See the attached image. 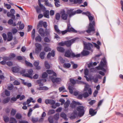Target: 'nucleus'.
I'll use <instances>...</instances> for the list:
<instances>
[{"label": "nucleus", "mask_w": 123, "mask_h": 123, "mask_svg": "<svg viewBox=\"0 0 123 123\" xmlns=\"http://www.w3.org/2000/svg\"><path fill=\"white\" fill-rule=\"evenodd\" d=\"M90 21L89 27L88 30H86V32L89 33L91 31H94L95 29L94 28L95 26V22L94 21H93V17L91 15L88 17Z\"/></svg>", "instance_id": "nucleus-1"}, {"label": "nucleus", "mask_w": 123, "mask_h": 123, "mask_svg": "<svg viewBox=\"0 0 123 123\" xmlns=\"http://www.w3.org/2000/svg\"><path fill=\"white\" fill-rule=\"evenodd\" d=\"M92 43L93 44L90 43H88L86 44H84V49L90 51L92 52L93 51V48L94 46L98 49H100V47L99 45L95 43Z\"/></svg>", "instance_id": "nucleus-2"}, {"label": "nucleus", "mask_w": 123, "mask_h": 123, "mask_svg": "<svg viewBox=\"0 0 123 123\" xmlns=\"http://www.w3.org/2000/svg\"><path fill=\"white\" fill-rule=\"evenodd\" d=\"M107 67V62L106 58L104 57L102 59L99 66L97 67V68L98 70L105 72L106 70L104 68H106Z\"/></svg>", "instance_id": "nucleus-3"}, {"label": "nucleus", "mask_w": 123, "mask_h": 123, "mask_svg": "<svg viewBox=\"0 0 123 123\" xmlns=\"http://www.w3.org/2000/svg\"><path fill=\"white\" fill-rule=\"evenodd\" d=\"M80 54L75 55V54L73 52L72 50L69 49L65 51L64 54V56L68 58L72 57L74 58L75 57L78 58L80 57Z\"/></svg>", "instance_id": "nucleus-4"}, {"label": "nucleus", "mask_w": 123, "mask_h": 123, "mask_svg": "<svg viewBox=\"0 0 123 123\" xmlns=\"http://www.w3.org/2000/svg\"><path fill=\"white\" fill-rule=\"evenodd\" d=\"M7 15L8 17H11V19H10L7 22L8 24L11 25L13 26H15L16 24L15 22H13V20L15 19V18L13 16V14L10 13V12H7Z\"/></svg>", "instance_id": "nucleus-5"}, {"label": "nucleus", "mask_w": 123, "mask_h": 123, "mask_svg": "<svg viewBox=\"0 0 123 123\" xmlns=\"http://www.w3.org/2000/svg\"><path fill=\"white\" fill-rule=\"evenodd\" d=\"M85 108L82 106H79L77 107L76 110L78 111V116L79 117H81L84 115L85 112Z\"/></svg>", "instance_id": "nucleus-6"}, {"label": "nucleus", "mask_w": 123, "mask_h": 123, "mask_svg": "<svg viewBox=\"0 0 123 123\" xmlns=\"http://www.w3.org/2000/svg\"><path fill=\"white\" fill-rule=\"evenodd\" d=\"M78 39V38L77 37L71 39L70 40L65 41V45H66L68 47H70L72 44L73 43L76 39Z\"/></svg>", "instance_id": "nucleus-7"}, {"label": "nucleus", "mask_w": 123, "mask_h": 123, "mask_svg": "<svg viewBox=\"0 0 123 123\" xmlns=\"http://www.w3.org/2000/svg\"><path fill=\"white\" fill-rule=\"evenodd\" d=\"M38 4L40 9L38 6L35 7V8L36 9L37 13H39L40 12V9L43 10H45L46 9L45 7L43 6V5L41 4L40 0H38Z\"/></svg>", "instance_id": "nucleus-8"}, {"label": "nucleus", "mask_w": 123, "mask_h": 123, "mask_svg": "<svg viewBox=\"0 0 123 123\" xmlns=\"http://www.w3.org/2000/svg\"><path fill=\"white\" fill-rule=\"evenodd\" d=\"M66 30L68 32H72L74 33H77V31L71 27L70 23L67 24Z\"/></svg>", "instance_id": "nucleus-9"}, {"label": "nucleus", "mask_w": 123, "mask_h": 123, "mask_svg": "<svg viewBox=\"0 0 123 123\" xmlns=\"http://www.w3.org/2000/svg\"><path fill=\"white\" fill-rule=\"evenodd\" d=\"M61 18L62 19L64 20L67 19L68 17V14L65 13V11L63 9L61 11Z\"/></svg>", "instance_id": "nucleus-10"}, {"label": "nucleus", "mask_w": 123, "mask_h": 123, "mask_svg": "<svg viewBox=\"0 0 123 123\" xmlns=\"http://www.w3.org/2000/svg\"><path fill=\"white\" fill-rule=\"evenodd\" d=\"M35 45L36 47L35 49V52L38 54L41 50L42 46L41 44L38 43H36Z\"/></svg>", "instance_id": "nucleus-11"}, {"label": "nucleus", "mask_w": 123, "mask_h": 123, "mask_svg": "<svg viewBox=\"0 0 123 123\" xmlns=\"http://www.w3.org/2000/svg\"><path fill=\"white\" fill-rule=\"evenodd\" d=\"M74 9H68L67 11V14L69 15V16L71 17L72 16L74 15L75 14L76 12L75 11H74Z\"/></svg>", "instance_id": "nucleus-12"}, {"label": "nucleus", "mask_w": 123, "mask_h": 123, "mask_svg": "<svg viewBox=\"0 0 123 123\" xmlns=\"http://www.w3.org/2000/svg\"><path fill=\"white\" fill-rule=\"evenodd\" d=\"M50 79L53 83H59L61 80V79L59 78H54L52 76L50 77Z\"/></svg>", "instance_id": "nucleus-13"}, {"label": "nucleus", "mask_w": 123, "mask_h": 123, "mask_svg": "<svg viewBox=\"0 0 123 123\" xmlns=\"http://www.w3.org/2000/svg\"><path fill=\"white\" fill-rule=\"evenodd\" d=\"M10 121L12 122H10L9 123H17V121L16 119L12 117L10 118ZM19 123H28V122L27 121L24 120L20 121Z\"/></svg>", "instance_id": "nucleus-14"}, {"label": "nucleus", "mask_w": 123, "mask_h": 123, "mask_svg": "<svg viewBox=\"0 0 123 123\" xmlns=\"http://www.w3.org/2000/svg\"><path fill=\"white\" fill-rule=\"evenodd\" d=\"M28 74L26 73L25 74V77H27L30 78H32V74L33 72V70L32 69H30L28 71Z\"/></svg>", "instance_id": "nucleus-15"}, {"label": "nucleus", "mask_w": 123, "mask_h": 123, "mask_svg": "<svg viewBox=\"0 0 123 123\" xmlns=\"http://www.w3.org/2000/svg\"><path fill=\"white\" fill-rule=\"evenodd\" d=\"M78 116V113L76 111H74L71 114L70 118L72 119H74Z\"/></svg>", "instance_id": "nucleus-16"}, {"label": "nucleus", "mask_w": 123, "mask_h": 123, "mask_svg": "<svg viewBox=\"0 0 123 123\" xmlns=\"http://www.w3.org/2000/svg\"><path fill=\"white\" fill-rule=\"evenodd\" d=\"M7 41H10L12 40L13 38L12 33L11 32H7Z\"/></svg>", "instance_id": "nucleus-17"}, {"label": "nucleus", "mask_w": 123, "mask_h": 123, "mask_svg": "<svg viewBox=\"0 0 123 123\" xmlns=\"http://www.w3.org/2000/svg\"><path fill=\"white\" fill-rule=\"evenodd\" d=\"M86 50V49H84L83 51L81 52V54L83 56H87L89 54L90 52Z\"/></svg>", "instance_id": "nucleus-18"}, {"label": "nucleus", "mask_w": 123, "mask_h": 123, "mask_svg": "<svg viewBox=\"0 0 123 123\" xmlns=\"http://www.w3.org/2000/svg\"><path fill=\"white\" fill-rule=\"evenodd\" d=\"M38 32L40 35L42 37H44L45 36V32L44 29L42 28H40L39 29Z\"/></svg>", "instance_id": "nucleus-19"}, {"label": "nucleus", "mask_w": 123, "mask_h": 123, "mask_svg": "<svg viewBox=\"0 0 123 123\" xmlns=\"http://www.w3.org/2000/svg\"><path fill=\"white\" fill-rule=\"evenodd\" d=\"M19 70V68L18 67L16 66L12 67L11 68V70L12 71L13 73H18Z\"/></svg>", "instance_id": "nucleus-20"}, {"label": "nucleus", "mask_w": 123, "mask_h": 123, "mask_svg": "<svg viewBox=\"0 0 123 123\" xmlns=\"http://www.w3.org/2000/svg\"><path fill=\"white\" fill-rule=\"evenodd\" d=\"M39 64V61L37 62L35 61L33 63L34 66L36 67V69L37 70H40L41 69L40 67L39 66H38Z\"/></svg>", "instance_id": "nucleus-21"}, {"label": "nucleus", "mask_w": 123, "mask_h": 123, "mask_svg": "<svg viewBox=\"0 0 123 123\" xmlns=\"http://www.w3.org/2000/svg\"><path fill=\"white\" fill-rule=\"evenodd\" d=\"M56 49L58 52L61 53H63L65 51L63 47L61 46L57 47L56 48Z\"/></svg>", "instance_id": "nucleus-22"}, {"label": "nucleus", "mask_w": 123, "mask_h": 123, "mask_svg": "<svg viewBox=\"0 0 123 123\" xmlns=\"http://www.w3.org/2000/svg\"><path fill=\"white\" fill-rule=\"evenodd\" d=\"M54 28L55 31L59 35H60L61 33V31L58 28V26L57 25H55L54 26Z\"/></svg>", "instance_id": "nucleus-23"}, {"label": "nucleus", "mask_w": 123, "mask_h": 123, "mask_svg": "<svg viewBox=\"0 0 123 123\" xmlns=\"http://www.w3.org/2000/svg\"><path fill=\"white\" fill-rule=\"evenodd\" d=\"M97 113V111H95L92 108H90L89 110V114L93 116L95 115Z\"/></svg>", "instance_id": "nucleus-24"}, {"label": "nucleus", "mask_w": 123, "mask_h": 123, "mask_svg": "<svg viewBox=\"0 0 123 123\" xmlns=\"http://www.w3.org/2000/svg\"><path fill=\"white\" fill-rule=\"evenodd\" d=\"M10 99V97H7L3 99L2 101V102L3 104L7 103L9 101Z\"/></svg>", "instance_id": "nucleus-25"}, {"label": "nucleus", "mask_w": 123, "mask_h": 123, "mask_svg": "<svg viewBox=\"0 0 123 123\" xmlns=\"http://www.w3.org/2000/svg\"><path fill=\"white\" fill-rule=\"evenodd\" d=\"M60 116L61 117L63 118L65 120H67L68 119L67 118V115L64 113L63 112L61 113Z\"/></svg>", "instance_id": "nucleus-26"}, {"label": "nucleus", "mask_w": 123, "mask_h": 123, "mask_svg": "<svg viewBox=\"0 0 123 123\" xmlns=\"http://www.w3.org/2000/svg\"><path fill=\"white\" fill-rule=\"evenodd\" d=\"M43 15L44 17L47 18H49V11L48 10H46L45 12L44 13Z\"/></svg>", "instance_id": "nucleus-27"}, {"label": "nucleus", "mask_w": 123, "mask_h": 123, "mask_svg": "<svg viewBox=\"0 0 123 123\" xmlns=\"http://www.w3.org/2000/svg\"><path fill=\"white\" fill-rule=\"evenodd\" d=\"M43 22L42 21H40L39 23L37 24V29H38L40 27H42L43 25Z\"/></svg>", "instance_id": "nucleus-28"}, {"label": "nucleus", "mask_w": 123, "mask_h": 123, "mask_svg": "<svg viewBox=\"0 0 123 123\" xmlns=\"http://www.w3.org/2000/svg\"><path fill=\"white\" fill-rule=\"evenodd\" d=\"M68 89L69 90V92L71 94H72L73 93V89L74 88L73 86L69 85L68 87Z\"/></svg>", "instance_id": "nucleus-29"}, {"label": "nucleus", "mask_w": 123, "mask_h": 123, "mask_svg": "<svg viewBox=\"0 0 123 123\" xmlns=\"http://www.w3.org/2000/svg\"><path fill=\"white\" fill-rule=\"evenodd\" d=\"M50 31V30L49 29H46L45 31V34H46V36L48 37L49 36Z\"/></svg>", "instance_id": "nucleus-30"}, {"label": "nucleus", "mask_w": 123, "mask_h": 123, "mask_svg": "<svg viewBox=\"0 0 123 123\" xmlns=\"http://www.w3.org/2000/svg\"><path fill=\"white\" fill-rule=\"evenodd\" d=\"M45 53L44 52H41L40 53L39 56L40 58L42 59H43L44 58Z\"/></svg>", "instance_id": "nucleus-31"}, {"label": "nucleus", "mask_w": 123, "mask_h": 123, "mask_svg": "<svg viewBox=\"0 0 123 123\" xmlns=\"http://www.w3.org/2000/svg\"><path fill=\"white\" fill-rule=\"evenodd\" d=\"M35 40L36 41L40 42L42 40V38L39 35L36 37Z\"/></svg>", "instance_id": "nucleus-32"}, {"label": "nucleus", "mask_w": 123, "mask_h": 123, "mask_svg": "<svg viewBox=\"0 0 123 123\" xmlns=\"http://www.w3.org/2000/svg\"><path fill=\"white\" fill-rule=\"evenodd\" d=\"M70 106L72 109H74L76 107V106L74 102V101L73 100L72 101V102L70 104Z\"/></svg>", "instance_id": "nucleus-33"}, {"label": "nucleus", "mask_w": 123, "mask_h": 123, "mask_svg": "<svg viewBox=\"0 0 123 123\" xmlns=\"http://www.w3.org/2000/svg\"><path fill=\"white\" fill-rule=\"evenodd\" d=\"M25 62L26 66L30 67H33L32 64L27 61L25 60Z\"/></svg>", "instance_id": "nucleus-34"}, {"label": "nucleus", "mask_w": 123, "mask_h": 123, "mask_svg": "<svg viewBox=\"0 0 123 123\" xmlns=\"http://www.w3.org/2000/svg\"><path fill=\"white\" fill-rule=\"evenodd\" d=\"M70 104L69 101L67 100L66 102L64 104V106L65 108H66L68 107Z\"/></svg>", "instance_id": "nucleus-35"}, {"label": "nucleus", "mask_w": 123, "mask_h": 123, "mask_svg": "<svg viewBox=\"0 0 123 123\" xmlns=\"http://www.w3.org/2000/svg\"><path fill=\"white\" fill-rule=\"evenodd\" d=\"M71 66L69 63H65L63 65V67L65 68H69Z\"/></svg>", "instance_id": "nucleus-36"}, {"label": "nucleus", "mask_w": 123, "mask_h": 123, "mask_svg": "<svg viewBox=\"0 0 123 123\" xmlns=\"http://www.w3.org/2000/svg\"><path fill=\"white\" fill-rule=\"evenodd\" d=\"M59 117V114L58 113L55 114L54 116V118L56 121H57Z\"/></svg>", "instance_id": "nucleus-37"}, {"label": "nucleus", "mask_w": 123, "mask_h": 123, "mask_svg": "<svg viewBox=\"0 0 123 123\" xmlns=\"http://www.w3.org/2000/svg\"><path fill=\"white\" fill-rule=\"evenodd\" d=\"M31 37L33 39H35V29H34L31 32Z\"/></svg>", "instance_id": "nucleus-38"}, {"label": "nucleus", "mask_w": 123, "mask_h": 123, "mask_svg": "<svg viewBox=\"0 0 123 123\" xmlns=\"http://www.w3.org/2000/svg\"><path fill=\"white\" fill-rule=\"evenodd\" d=\"M44 65L46 69H49L50 68V65L47 61H45V62Z\"/></svg>", "instance_id": "nucleus-39"}, {"label": "nucleus", "mask_w": 123, "mask_h": 123, "mask_svg": "<svg viewBox=\"0 0 123 123\" xmlns=\"http://www.w3.org/2000/svg\"><path fill=\"white\" fill-rule=\"evenodd\" d=\"M22 117V115L19 113H17L15 116L16 118L18 119H21Z\"/></svg>", "instance_id": "nucleus-40"}, {"label": "nucleus", "mask_w": 123, "mask_h": 123, "mask_svg": "<svg viewBox=\"0 0 123 123\" xmlns=\"http://www.w3.org/2000/svg\"><path fill=\"white\" fill-rule=\"evenodd\" d=\"M31 120L33 123H35L38 121V118H35L32 117L31 118Z\"/></svg>", "instance_id": "nucleus-41"}, {"label": "nucleus", "mask_w": 123, "mask_h": 123, "mask_svg": "<svg viewBox=\"0 0 123 123\" xmlns=\"http://www.w3.org/2000/svg\"><path fill=\"white\" fill-rule=\"evenodd\" d=\"M70 81L73 85H74L76 83V80L70 78Z\"/></svg>", "instance_id": "nucleus-42"}, {"label": "nucleus", "mask_w": 123, "mask_h": 123, "mask_svg": "<svg viewBox=\"0 0 123 123\" xmlns=\"http://www.w3.org/2000/svg\"><path fill=\"white\" fill-rule=\"evenodd\" d=\"M60 18V15L59 13H56L55 15V19L57 20H59Z\"/></svg>", "instance_id": "nucleus-43"}, {"label": "nucleus", "mask_w": 123, "mask_h": 123, "mask_svg": "<svg viewBox=\"0 0 123 123\" xmlns=\"http://www.w3.org/2000/svg\"><path fill=\"white\" fill-rule=\"evenodd\" d=\"M16 111L15 110L12 109V110L11 112V115L12 116H14L16 113Z\"/></svg>", "instance_id": "nucleus-44"}, {"label": "nucleus", "mask_w": 123, "mask_h": 123, "mask_svg": "<svg viewBox=\"0 0 123 123\" xmlns=\"http://www.w3.org/2000/svg\"><path fill=\"white\" fill-rule=\"evenodd\" d=\"M55 111L54 110H50L48 112V115H51L55 113Z\"/></svg>", "instance_id": "nucleus-45"}, {"label": "nucleus", "mask_w": 123, "mask_h": 123, "mask_svg": "<svg viewBox=\"0 0 123 123\" xmlns=\"http://www.w3.org/2000/svg\"><path fill=\"white\" fill-rule=\"evenodd\" d=\"M3 118L4 121L6 123H7L9 121V118L7 116L3 117Z\"/></svg>", "instance_id": "nucleus-46"}, {"label": "nucleus", "mask_w": 123, "mask_h": 123, "mask_svg": "<svg viewBox=\"0 0 123 123\" xmlns=\"http://www.w3.org/2000/svg\"><path fill=\"white\" fill-rule=\"evenodd\" d=\"M5 92L6 96L8 97L10 96V91H8L7 90H5Z\"/></svg>", "instance_id": "nucleus-47"}, {"label": "nucleus", "mask_w": 123, "mask_h": 123, "mask_svg": "<svg viewBox=\"0 0 123 123\" xmlns=\"http://www.w3.org/2000/svg\"><path fill=\"white\" fill-rule=\"evenodd\" d=\"M45 4L46 6L49 7H51L52 5L50 4L48 1V0H45Z\"/></svg>", "instance_id": "nucleus-48"}, {"label": "nucleus", "mask_w": 123, "mask_h": 123, "mask_svg": "<svg viewBox=\"0 0 123 123\" xmlns=\"http://www.w3.org/2000/svg\"><path fill=\"white\" fill-rule=\"evenodd\" d=\"M82 0H74V2L75 4L78 3L80 4L81 3Z\"/></svg>", "instance_id": "nucleus-49"}, {"label": "nucleus", "mask_w": 123, "mask_h": 123, "mask_svg": "<svg viewBox=\"0 0 123 123\" xmlns=\"http://www.w3.org/2000/svg\"><path fill=\"white\" fill-rule=\"evenodd\" d=\"M18 30L17 29L14 28L12 29V33L14 34L17 33L18 31Z\"/></svg>", "instance_id": "nucleus-50"}, {"label": "nucleus", "mask_w": 123, "mask_h": 123, "mask_svg": "<svg viewBox=\"0 0 123 123\" xmlns=\"http://www.w3.org/2000/svg\"><path fill=\"white\" fill-rule=\"evenodd\" d=\"M44 50L46 52H47L48 51H50L51 50V49L47 46L45 47L44 48Z\"/></svg>", "instance_id": "nucleus-51"}, {"label": "nucleus", "mask_w": 123, "mask_h": 123, "mask_svg": "<svg viewBox=\"0 0 123 123\" xmlns=\"http://www.w3.org/2000/svg\"><path fill=\"white\" fill-rule=\"evenodd\" d=\"M48 75L46 72H44L42 74V78H46Z\"/></svg>", "instance_id": "nucleus-52"}, {"label": "nucleus", "mask_w": 123, "mask_h": 123, "mask_svg": "<svg viewBox=\"0 0 123 123\" xmlns=\"http://www.w3.org/2000/svg\"><path fill=\"white\" fill-rule=\"evenodd\" d=\"M83 97L85 98H86L88 97L89 96V94L87 92H84L83 94Z\"/></svg>", "instance_id": "nucleus-53"}, {"label": "nucleus", "mask_w": 123, "mask_h": 123, "mask_svg": "<svg viewBox=\"0 0 123 123\" xmlns=\"http://www.w3.org/2000/svg\"><path fill=\"white\" fill-rule=\"evenodd\" d=\"M48 120L50 123H53V118L52 117L50 116L48 118Z\"/></svg>", "instance_id": "nucleus-54"}, {"label": "nucleus", "mask_w": 123, "mask_h": 123, "mask_svg": "<svg viewBox=\"0 0 123 123\" xmlns=\"http://www.w3.org/2000/svg\"><path fill=\"white\" fill-rule=\"evenodd\" d=\"M2 36L4 40L5 41H6L7 39L6 34L5 33H3L2 34Z\"/></svg>", "instance_id": "nucleus-55"}, {"label": "nucleus", "mask_w": 123, "mask_h": 123, "mask_svg": "<svg viewBox=\"0 0 123 123\" xmlns=\"http://www.w3.org/2000/svg\"><path fill=\"white\" fill-rule=\"evenodd\" d=\"M4 5L5 6H6V8L8 9H9L11 8V6L10 4H5L4 3Z\"/></svg>", "instance_id": "nucleus-56"}, {"label": "nucleus", "mask_w": 123, "mask_h": 123, "mask_svg": "<svg viewBox=\"0 0 123 123\" xmlns=\"http://www.w3.org/2000/svg\"><path fill=\"white\" fill-rule=\"evenodd\" d=\"M10 12L11 14H13V16L15 18V16L14 15V14L15 13V11L13 9H11L10 10Z\"/></svg>", "instance_id": "nucleus-57"}, {"label": "nucleus", "mask_w": 123, "mask_h": 123, "mask_svg": "<svg viewBox=\"0 0 123 123\" xmlns=\"http://www.w3.org/2000/svg\"><path fill=\"white\" fill-rule=\"evenodd\" d=\"M3 59L5 61H8L10 60V58L6 56H4L3 58Z\"/></svg>", "instance_id": "nucleus-58"}, {"label": "nucleus", "mask_w": 123, "mask_h": 123, "mask_svg": "<svg viewBox=\"0 0 123 123\" xmlns=\"http://www.w3.org/2000/svg\"><path fill=\"white\" fill-rule=\"evenodd\" d=\"M33 100V98L31 97L29 99H28L27 100V103L28 104H29L31 102V101Z\"/></svg>", "instance_id": "nucleus-59"}, {"label": "nucleus", "mask_w": 123, "mask_h": 123, "mask_svg": "<svg viewBox=\"0 0 123 123\" xmlns=\"http://www.w3.org/2000/svg\"><path fill=\"white\" fill-rule=\"evenodd\" d=\"M58 45L59 46H63L65 45V41L63 42L59 43H58Z\"/></svg>", "instance_id": "nucleus-60"}, {"label": "nucleus", "mask_w": 123, "mask_h": 123, "mask_svg": "<svg viewBox=\"0 0 123 123\" xmlns=\"http://www.w3.org/2000/svg\"><path fill=\"white\" fill-rule=\"evenodd\" d=\"M55 103V101L52 99H50L49 104L51 105H54Z\"/></svg>", "instance_id": "nucleus-61"}, {"label": "nucleus", "mask_w": 123, "mask_h": 123, "mask_svg": "<svg viewBox=\"0 0 123 123\" xmlns=\"http://www.w3.org/2000/svg\"><path fill=\"white\" fill-rule=\"evenodd\" d=\"M20 84V82L18 80H15L14 82V84L15 85H18Z\"/></svg>", "instance_id": "nucleus-62"}, {"label": "nucleus", "mask_w": 123, "mask_h": 123, "mask_svg": "<svg viewBox=\"0 0 123 123\" xmlns=\"http://www.w3.org/2000/svg\"><path fill=\"white\" fill-rule=\"evenodd\" d=\"M6 64L9 66H12L13 63L11 61H8L6 63Z\"/></svg>", "instance_id": "nucleus-63"}, {"label": "nucleus", "mask_w": 123, "mask_h": 123, "mask_svg": "<svg viewBox=\"0 0 123 123\" xmlns=\"http://www.w3.org/2000/svg\"><path fill=\"white\" fill-rule=\"evenodd\" d=\"M44 40L45 42H49L50 41V40L47 37H45L44 39Z\"/></svg>", "instance_id": "nucleus-64"}]
</instances>
